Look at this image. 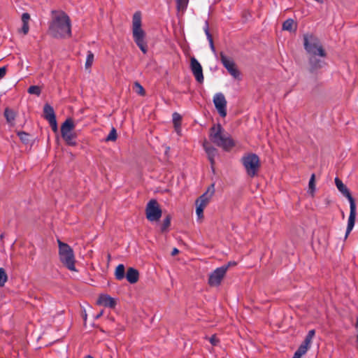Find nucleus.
Returning <instances> with one entry per match:
<instances>
[{"label": "nucleus", "instance_id": "f257e3e1", "mask_svg": "<svg viewBox=\"0 0 358 358\" xmlns=\"http://www.w3.org/2000/svg\"><path fill=\"white\" fill-rule=\"evenodd\" d=\"M49 34L55 38H66L71 36V21L62 10H52V19L48 28Z\"/></svg>", "mask_w": 358, "mask_h": 358}, {"label": "nucleus", "instance_id": "f03ea898", "mask_svg": "<svg viewBox=\"0 0 358 358\" xmlns=\"http://www.w3.org/2000/svg\"><path fill=\"white\" fill-rule=\"evenodd\" d=\"M209 138L211 142L225 151H229L235 146L234 141L220 124L210 128Z\"/></svg>", "mask_w": 358, "mask_h": 358}, {"label": "nucleus", "instance_id": "7ed1b4c3", "mask_svg": "<svg viewBox=\"0 0 358 358\" xmlns=\"http://www.w3.org/2000/svg\"><path fill=\"white\" fill-rule=\"evenodd\" d=\"M335 184L339 192L348 199L350 203V215L345 235V239H346L355 226L356 218V204L348 188L338 178H335Z\"/></svg>", "mask_w": 358, "mask_h": 358}, {"label": "nucleus", "instance_id": "20e7f679", "mask_svg": "<svg viewBox=\"0 0 358 358\" xmlns=\"http://www.w3.org/2000/svg\"><path fill=\"white\" fill-rule=\"evenodd\" d=\"M132 36L137 46L145 54L148 52V45L145 41V32L142 29L141 14L136 12L132 17Z\"/></svg>", "mask_w": 358, "mask_h": 358}, {"label": "nucleus", "instance_id": "39448f33", "mask_svg": "<svg viewBox=\"0 0 358 358\" xmlns=\"http://www.w3.org/2000/svg\"><path fill=\"white\" fill-rule=\"evenodd\" d=\"M59 246V257L60 262L69 270L71 271H77L75 266V256L73 249L66 243L57 240Z\"/></svg>", "mask_w": 358, "mask_h": 358}, {"label": "nucleus", "instance_id": "423d86ee", "mask_svg": "<svg viewBox=\"0 0 358 358\" xmlns=\"http://www.w3.org/2000/svg\"><path fill=\"white\" fill-rule=\"evenodd\" d=\"M304 48L310 56L325 57L326 52L317 38L306 34L303 36Z\"/></svg>", "mask_w": 358, "mask_h": 358}, {"label": "nucleus", "instance_id": "0eeeda50", "mask_svg": "<svg viewBox=\"0 0 358 358\" xmlns=\"http://www.w3.org/2000/svg\"><path fill=\"white\" fill-rule=\"evenodd\" d=\"M241 162L250 177L252 178L257 175L260 167V161L256 154L249 153L244 155L241 158Z\"/></svg>", "mask_w": 358, "mask_h": 358}, {"label": "nucleus", "instance_id": "6e6552de", "mask_svg": "<svg viewBox=\"0 0 358 358\" xmlns=\"http://www.w3.org/2000/svg\"><path fill=\"white\" fill-rule=\"evenodd\" d=\"M74 124L71 119H67L61 127L62 136L69 145H76V135L73 133Z\"/></svg>", "mask_w": 358, "mask_h": 358}, {"label": "nucleus", "instance_id": "1a4fd4ad", "mask_svg": "<svg viewBox=\"0 0 358 358\" xmlns=\"http://www.w3.org/2000/svg\"><path fill=\"white\" fill-rule=\"evenodd\" d=\"M162 210L155 199L150 200L145 208L146 218L150 222H157L162 217Z\"/></svg>", "mask_w": 358, "mask_h": 358}, {"label": "nucleus", "instance_id": "9d476101", "mask_svg": "<svg viewBox=\"0 0 358 358\" xmlns=\"http://www.w3.org/2000/svg\"><path fill=\"white\" fill-rule=\"evenodd\" d=\"M229 266H222L217 268L209 274L208 283L210 287H218L220 285L228 271Z\"/></svg>", "mask_w": 358, "mask_h": 358}, {"label": "nucleus", "instance_id": "9b49d317", "mask_svg": "<svg viewBox=\"0 0 358 358\" xmlns=\"http://www.w3.org/2000/svg\"><path fill=\"white\" fill-rule=\"evenodd\" d=\"M220 57L222 65L225 67L229 73L236 79L239 78L240 72L237 69L233 59L229 57H227L223 52L220 53Z\"/></svg>", "mask_w": 358, "mask_h": 358}, {"label": "nucleus", "instance_id": "f8f14e48", "mask_svg": "<svg viewBox=\"0 0 358 358\" xmlns=\"http://www.w3.org/2000/svg\"><path fill=\"white\" fill-rule=\"evenodd\" d=\"M213 103L219 115L224 117L227 115V100L222 92L216 93L213 96Z\"/></svg>", "mask_w": 358, "mask_h": 358}, {"label": "nucleus", "instance_id": "ddd939ff", "mask_svg": "<svg viewBox=\"0 0 358 358\" xmlns=\"http://www.w3.org/2000/svg\"><path fill=\"white\" fill-rule=\"evenodd\" d=\"M190 67L196 81L202 83L204 79L203 69L200 63L194 57H192L190 59Z\"/></svg>", "mask_w": 358, "mask_h": 358}, {"label": "nucleus", "instance_id": "4468645a", "mask_svg": "<svg viewBox=\"0 0 358 358\" xmlns=\"http://www.w3.org/2000/svg\"><path fill=\"white\" fill-rule=\"evenodd\" d=\"M96 304L113 308L116 306V301L115 299L108 294H100L96 301Z\"/></svg>", "mask_w": 358, "mask_h": 358}, {"label": "nucleus", "instance_id": "2eb2a0df", "mask_svg": "<svg viewBox=\"0 0 358 358\" xmlns=\"http://www.w3.org/2000/svg\"><path fill=\"white\" fill-rule=\"evenodd\" d=\"M203 146L210 162L211 166L213 167L215 164V158L217 155V150L210 145L207 141L203 143Z\"/></svg>", "mask_w": 358, "mask_h": 358}, {"label": "nucleus", "instance_id": "dca6fc26", "mask_svg": "<svg viewBox=\"0 0 358 358\" xmlns=\"http://www.w3.org/2000/svg\"><path fill=\"white\" fill-rule=\"evenodd\" d=\"M213 194V192L210 193L208 191L206 192L196 200L195 205L204 209L209 203Z\"/></svg>", "mask_w": 358, "mask_h": 358}, {"label": "nucleus", "instance_id": "f3484780", "mask_svg": "<svg viewBox=\"0 0 358 358\" xmlns=\"http://www.w3.org/2000/svg\"><path fill=\"white\" fill-rule=\"evenodd\" d=\"M125 277L129 282L134 284L138 280L139 273L136 269L131 267L128 268Z\"/></svg>", "mask_w": 358, "mask_h": 358}, {"label": "nucleus", "instance_id": "a211bd4d", "mask_svg": "<svg viewBox=\"0 0 358 358\" xmlns=\"http://www.w3.org/2000/svg\"><path fill=\"white\" fill-rule=\"evenodd\" d=\"M29 20H30V15H29V13H24L22 15V29H21V31L24 35H26L29 32Z\"/></svg>", "mask_w": 358, "mask_h": 358}, {"label": "nucleus", "instance_id": "6ab92c4d", "mask_svg": "<svg viewBox=\"0 0 358 358\" xmlns=\"http://www.w3.org/2000/svg\"><path fill=\"white\" fill-rule=\"evenodd\" d=\"M43 113H44L45 118L48 121L56 118L53 108L48 104H45L44 106Z\"/></svg>", "mask_w": 358, "mask_h": 358}, {"label": "nucleus", "instance_id": "aec40b11", "mask_svg": "<svg viewBox=\"0 0 358 358\" xmlns=\"http://www.w3.org/2000/svg\"><path fill=\"white\" fill-rule=\"evenodd\" d=\"M310 346V344L303 341L299 347L298 350L295 352L294 356H295L296 358H301L303 355L306 353Z\"/></svg>", "mask_w": 358, "mask_h": 358}, {"label": "nucleus", "instance_id": "412c9836", "mask_svg": "<svg viewBox=\"0 0 358 358\" xmlns=\"http://www.w3.org/2000/svg\"><path fill=\"white\" fill-rule=\"evenodd\" d=\"M316 57L317 56H310L309 59L312 70L320 69L322 66L323 62L321 59L316 58Z\"/></svg>", "mask_w": 358, "mask_h": 358}, {"label": "nucleus", "instance_id": "4be33fe9", "mask_svg": "<svg viewBox=\"0 0 358 358\" xmlns=\"http://www.w3.org/2000/svg\"><path fill=\"white\" fill-rule=\"evenodd\" d=\"M115 275L117 280H121L125 276V269L123 264H119L115 271Z\"/></svg>", "mask_w": 358, "mask_h": 358}, {"label": "nucleus", "instance_id": "5701e85b", "mask_svg": "<svg viewBox=\"0 0 358 358\" xmlns=\"http://www.w3.org/2000/svg\"><path fill=\"white\" fill-rule=\"evenodd\" d=\"M4 116L9 124H13L15 118V113L7 108L5 109Z\"/></svg>", "mask_w": 358, "mask_h": 358}, {"label": "nucleus", "instance_id": "b1692460", "mask_svg": "<svg viewBox=\"0 0 358 358\" xmlns=\"http://www.w3.org/2000/svg\"><path fill=\"white\" fill-rule=\"evenodd\" d=\"M181 119V115L178 113H174L173 114V122L178 132L180 129Z\"/></svg>", "mask_w": 358, "mask_h": 358}, {"label": "nucleus", "instance_id": "393cba45", "mask_svg": "<svg viewBox=\"0 0 358 358\" xmlns=\"http://www.w3.org/2000/svg\"><path fill=\"white\" fill-rule=\"evenodd\" d=\"M177 9L178 11L183 12L187 7L189 0H176Z\"/></svg>", "mask_w": 358, "mask_h": 358}, {"label": "nucleus", "instance_id": "a878e982", "mask_svg": "<svg viewBox=\"0 0 358 358\" xmlns=\"http://www.w3.org/2000/svg\"><path fill=\"white\" fill-rule=\"evenodd\" d=\"M294 25V21L292 19L285 20L282 24V29L286 31H292Z\"/></svg>", "mask_w": 358, "mask_h": 358}, {"label": "nucleus", "instance_id": "bb28decb", "mask_svg": "<svg viewBox=\"0 0 358 358\" xmlns=\"http://www.w3.org/2000/svg\"><path fill=\"white\" fill-rule=\"evenodd\" d=\"M94 54L91 51L87 52L86 62H85V69H90L93 64L94 62Z\"/></svg>", "mask_w": 358, "mask_h": 358}, {"label": "nucleus", "instance_id": "cd10ccee", "mask_svg": "<svg viewBox=\"0 0 358 358\" xmlns=\"http://www.w3.org/2000/svg\"><path fill=\"white\" fill-rule=\"evenodd\" d=\"M117 139V132L116 129L113 127L110 130V133L107 136L106 141H115Z\"/></svg>", "mask_w": 358, "mask_h": 358}, {"label": "nucleus", "instance_id": "c85d7f7f", "mask_svg": "<svg viewBox=\"0 0 358 358\" xmlns=\"http://www.w3.org/2000/svg\"><path fill=\"white\" fill-rule=\"evenodd\" d=\"M41 88L37 85L30 86L28 89V92L31 94L39 96L41 94Z\"/></svg>", "mask_w": 358, "mask_h": 358}, {"label": "nucleus", "instance_id": "c756f323", "mask_svg": "<svg viewBox=\"0 0 358 358\" xmlns=\"http://www.w3.org/2000/svg\"><path fill=\"white\" fill-rule=\"evenodd\" d=\"M134 88H135L137 94H138L141 96H144L145 94V91L144 88L139 83L136 82L134 83Z\"/></svg>", "mask_w": 358, "mask_h": 358}, {"label": "nucleus", "instance_id": "7c9ffc66", "mask_svg": "<svg viewBox=\"0 0 358 358\" xmlns=\"http://www.w3.org/2000/svg\"><path fill=\"white\" fill-rule=\"evenodd\" d=\"M7 281V275L3 268H0V286L2 287Z\"/></svg>", "mask_w": 358, "mask_h": 358}, {"label": "nucleus", "instance_id": "2f4dec72", "mask_svg": "<svg viewBox=\"0 0 358 358\" xmlns=\"http://www.w3.org/2000/svg\"><path fill=\"white\" fill-rule=\"evenodd\" d=\"M203 210L204 209L196 206V214L199 222H201L203 218Z\"/></svg>", "mask_w": 358, "mask_h": 358}, {"label": "nucleus", "instance_id": "473e14b6", "mask_svg": "<svg viewBox=\"0 0 358 358\" xmlns=\"http://www.w3.org/2000/svg\"><path fill=\"white\" fill-rule=\"evenodd\" d=\"M17 136L20 138V140L24 143H27L29 141V134L24 132V131H20L17 133Z\"/></svg>", "mask_w": 358, "mask_h": 358}, {"label": "nucleus", "instance_id": "72a5a7b5", "mask_svg": "<svg viewBox=\"0 0 358 358\" xmlns=\"http://www.w3.org/2000/svg\"><path fill=\"white\" fill-rule=\"evenodd\" d=\"M315 330L312 329V330H310L307 334V336H306V338L304 340V342L308 343L310 345L311 343V341L313 338V336H315Z\"/></svg>", "mask_w": 358, "mask_h": 358}, {"label": "nucleus", "instance_id": "f704fd0d", "mask_svg": "<svg viewBox=\"0 0 358 358\" xmlns=\"http://www.w3.org/2000/svg\"><path fill=\"white\" fill-rule=\"evenodd\" d=\"M315 176L314 173H313L311 175V177L310 178L309 183H308L309 189H310V191L312 192H313L315 189Z\"/></svg>", "mask_w": 358, "mask_h": 358}, {"label": "nucleus", "instance_id": "c9c22d12", "mask_svg": "<svg viewBox=\"0 0 358 358\" xmlns=\"http://www.w3.org/2000/svg\"><path fill=\"white\" fill-rule=\"evenodd\" d=\"M170 224L171 218L168 216L164 220L163 224L162 227V231H164L166 230V229L169 227Z\"/></svg>", "mask_w": 358, "mask_h": 358}, {"label": "nucleus", "instance_id": "e433bc0d", "mask_svg": "<svg viewBox=\"0 0 358 358\" xmlns=\"http://www.w3.org/2000/svg\"><path fill=\"white\" fill-rule=\"evenodd\" d=\"M48 122H49L52 130L54 131H57V124L56 118L49 120Z\"/></svg>", "mask_w": 358, "mask_h": 358}, {"label": "nucleus", "instance_id": "4c0bfd02", "mask_svg": "<svg viewBox=\"0 0 358 358\" xmlns=\"http://www.w3.org/2000/svg\"><path fill=\"white\" fill-rule=\"evenodd\" d=\"M209 341L213 345H217L219 343V340L217 339L215 335L212 336L209 338Z\"/></svg>", "mask_w": 358, "mask_h": 358}, {"label": "nucleus", "instance_id": "58836bf2", "mask_svg": "<svg viewBox=\"0 0 358 358\" xmlns=\"http://www.w3.org/2000/svg\"><path fill=\"white\" fill-rule=\"evenodd\" d=\"M6 67H5V66L0 67V80L6 76Z\"/></svg>", "mask_w": 358, "mask_h": 358}, {"label": "nucleus", "instance_id": "ea45409f", "mask_svg": "<svg viewBox=\"0 0 358 358\" xmlns=\"http://www.w3.org/2000/svg\"><path fill=\"white\" fill-rule=\"evenodd\" d=\"M205 32H206V34L207 36L208 39L212 38V36H211V35H210V32L208 31V24H206V26Z\"/></svg>", "mask_w": 358, "mask_h": 358}, {"label": "nucleus", "instance_id": "a19ab883", "mask_svg": "<svg viewBox=\"0 0 358 358\" xmlns=\"http://www.w3.org/2000/svg\"><path fill=\"white\" fill-rule=\"evenodd\" d=\"M208 41H209V43H210V48L211 49L215 51V47H214V45H213V38H208Z\"/></svg>", "mask_w": 358, "mask_h": 358}, {"label": "nucleus", "instance_id": "79ce46f5", "mask_svg": "<svg viewBox=\"0 0 358 358\" xmlns=\"http://www.w3.org/2000/svg\"><path fill=\"white\" fill-rule=\"evenodd\" d=\"M178 252H179V251L177 248H173V250H172L171 255L173 256H174V255H177Z\"/></svg>", "mask_w": 358, "mask_h": 358}, {"label": "nucleus", "instance_id": "37998d69", "mask_svg": "<svg viewBox=\"0 0 358 358\" xmlns=\"http://www.w3.org/2000/svg\"><path fill=\"white\" fill-rule=\"evenodd\" d=\"M235 263H232V262H229V264L227 265V266H229V267L231 266V265H234Z\"/></svg>", "mask_w": 358, "mask_h": 358}, {"label": "nucleus", "instance_id": "c03bdc74", "mask_svg": "<svg viewBox=\"0 0 358 358\" xmlns=\"http://www.w3.org/2000/svg\"><path fill=\"white\" fill-rule=\"evenodd\" d=\"M102 314H103V310L100 313H99V315L96 316V318L99 317L101 315H102Z\"/></svg>", "mask_w": 358, "mask_h": 358}, {"label": "nucleus", "instance_id": "a18cd8bd", "mask_svg": "<svg viewBox=\"0 0 358 358\" xmlns=\"http://www.w3.org/2000/svg\"><path fill=\"white\" fill-rule=\"evenodd\" d=\"M85 358H94V357L90 355H88V356L85 357Z\"/></svg>", "mask_w": 358, "mask_h": 358}, {"label": "nucleus", "instance_id": "49530a36", "mask_svg": "<svg viewBox=\"0 0 358 358\" xmlns=\"http://www.w3.org/2000/svg\"><path fill=\"white\" fill-rule=\"evenodd\" d=\"M3 234H1V235H0V239H2V238H3Z\"/></svg>", "mask_w": 358, "mask_h": 358}, {"label": "nucleus", "instance_id": "de8ad7c7", "mask_svg": "<svg viewBox=\"0 0 358 358\" xmlns=\"http://www.w3.org/2000/svg\"><path fill=\"white\" fill-rule=\"evenodd\" d=\"M292 358H296V357H295V356H294Z\"/></svg>", "mask_w": 358, "mask_h": 358}]
</instances>
